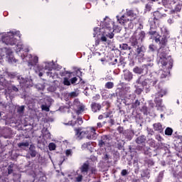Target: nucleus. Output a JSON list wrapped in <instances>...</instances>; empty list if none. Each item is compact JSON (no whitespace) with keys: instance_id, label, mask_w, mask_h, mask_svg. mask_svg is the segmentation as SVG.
Returning <instances> with one entry per match:
<instances>
[{"instance_id":"18","label":"nucleus","mask_w":182,"mask_h":182,"mask_svg":"<svg viewBox=\"0 0 182 182\" xmlns=\"http://www.w3.org/2000/svg\"><path fill=\"white\" fill-rule=\"evenodd\" d=\"M153 129L155 132H158V133H163V125L160 122L154 124Z\"/></svg>"},{"instance_id":"62","label":"nucleus","mask_w":182,"mask_h":182,"mask_svg":"<svg viewBox=\"0 0 182 182\" xmlns=\"http://www.w3.org/2000/svg\"><path fill=\"white\" fill-rule=\"evenodd\" d=\"M19 82H20V85H25V83H26V80L21 77Z\"/></svg>"},{"instance_id":"12","label":"nucleus","mask_w":182,"mask_h":182,"mask_svg":"<svg viewBox=\"0 0 182 182\" xmlns=\"http://www.w3.org/2000/svg\"><path fill=\"white\" fill-rule=\"evenodd\" d=\"M3 47H0V56H1V59L4 56H11L12 55V50L9 48L5 47V45H2Z\"/></svg>"},{"instance_id":"53","label":"nucleus","mask_w":182,"mask_h":182,"mask_svg":"<svg viewBox=\"0 0 182 182\" xmlns=\"http://www.w3.org/2000/svg\"><path fill=\"white\" fill-rule=\"evenodd\" d=\"M129 174V172H127V170L123 169L121 172V175L124 177V176H127Z\"/></svg>"},{"instance_id":"35","label":"nucleus","mask_w":182,"mask_h":182,"mask_svg":"<svg viewBox=\"0 0 182 182\" xmlns=\"http://www.w3.org/2000/svg\"><path fill=\"white\" fill-rule=\"evenodd\" d=\"M165 134L166 136H171V134H173V129L170 127H167L165 129Z\"/></svg>"},{"instance_id":"19","label":"nucleus","mask_w":182,"mask_h":182,"mask_svg":"<svg viewBox=\"0 0 182 182\" xmlns=\"http://www.w3.org/2000/svg\"><path fill=\"white\" fill-rule=\"evenodd\" d=\"M29 153L31 157H36L38 152H36V147L33 144H31L29 147Z\"/></svg>"},{"instance_id":"43","label":"nucleus","mask_w":182,"mask_h":182,"mask_svg":"<svg viewBox=\"0 0 182 182\" xmlns=\"http://www.w3.org/2000/svg\"><path fill=\"white\" fill-rule=\"evenodd\" d=\"M14 173V164H10L8 167V174Z\"/></svg>"},{"instance_id":"38","label":"nucleus","mask_w":182,"mask_h":182,"mask_svg":"<svg viewBox=\"0 0 182 182\" xmlns=\"http://www.w3.org/2000/svg\"><path fill=\"white\" fill-rule=\"evenodd\" d=\"M64 86H70V81L69 80L68 77H64L63 82Z\"/></svg>"},{"instance_id":"41","label":"nucleus","mask_w":182,"mask_h":182,"mask_svg":"<svg viewBox=\"0 0 182 182\" xmlns=\"http://www.w3.org/2000/svg\"><path fill=\"white\" fill-rule=\"evenodd\" d=\"M38 60H39V58H38V56H35L33 58V63H29V65H31V66H33V65H36V63H38Z\"/></svg>"},{"instance_id":"48","label":"nucleus","mask_w":182,"mask_h":182,"mask_svg":"<svg viewBox=\"0 0 182 182\" xmlns=\"http://www.w3.org/2000/svg\"><path fill=\"white\" fill-rule=\"evenodd\" d=\"M83 180V176L78 175L77 177H75V181L77 182H81Z\"/></svg>"},{"instance_id":"28","label":"nucleus","mask_w":182,"mask_h":182,"mask_svg":"<svg viewBox=\"0 0 182 182\" xmlns=\"http://www.w3.org/2000/svg\"><path fill=\"white\" fill-rule=\"evenodd\" d=\"M126 132H128V133L124 134L123 135L125 136L126 139H128V140H132L133 132L129 129H127Z\"/></svg>"},{"instance_id":"64","label":"nucleus","mask_w":182,"mask_h":182,"mask_svg":"<svg viewBox=\"0 0 182 182\" xmlns=\"http://www.w3.org/2000/svg\"><path fill=\"white\" fill-rule=\"evenodd\" d=\"M100 39L95 40V46H99L100 45Z\"/></svg>"},{"instance_id":"27","label":"nucleus","mask_w":182,"mask_h":182,"mask_svg":"<svg viewBox=\"0 0 182 182\" xmlns=\"http://www.w3.org/2000/svg\"><path fill=\"white\" fill-rule=\"evenodd\" d=\"M159 63H161V66H167V58H159Z\"/></svg>"},{"instance_id":"45","label":"nucleus","mask_w":182,"mask_h":182,"mask_svg":"<svg viewBox=\"0 0 182 182\" xmlns=\"http://www.w3.org/2000/svg\"><path fill=\"white\" fill-rule=\"evenodd\" d=\"M92 146V142H86L82 145V149H89V146Z\"/></svg>"},{"instance_id":"23","label":"nucleus","mask_w":182,"mask_h":182,"mask_svg":"<svg viewBox=\"0 0 182 182\" xmlns=\"http://www.w3.org/2000/svg\"><path fill=\"white\" fill-rule=\"evenodd\" d=\"M181 6L182 4L180 3L176 4L175 9L170 11V14H176L177 12H180V11H181Z\"/></svg>"},{"instance_id":"9","label":"nucleus","mask_w":182,"mask_h":182,"mask_svg":"<svg viewBox=\"0 0 182 182\" xmlns=\"http://www.w3.org/2000/svg\"><path fill=\"white\" fill-rule=\"evenodd\" d=\"M147 34L149 36V39H153L155 43H159L160 46L161 36L159 34V32H157L156 30H153V28L151 27Z\"/></svg>"},{"instance_id":"26","label":"nucleus","mask_w":182,"mask_h":182,"mask_svg":"<svg viewBox=\"0 0 182 182\" xmlns=\"http://www.w3.org/2000/svg\"><path fill=\"white\" fill-rule=\"evenodd\" d=\"M17 146L19 149H23V150H25V147H29V142H20L17 144Z\"/></svg>"},{"instance_id":"21","label":"nucleus","mask_w":182,"mask_h":182,"mask_svg":"<svg viewBox=\"0 0 182 182\" xmlns=\"http://www.w3.org/2000/svg\"><path fill=\"white\" fill-rule=\"evenodd\" d=\"M53 69V67H52V65H50V64H49V63H48L45 66V70H48V72H46V75H47V76H49V77H52L51 72H52Z\"/></svg>"},{"instance_id":"3","label":"nucleus","mask_w":182,"mask_h":182,"mask_svg":"<svg viewBox=\"0 0 182 182\" xmlns=\"http://www.w3.org/2000/svg\"><path fill=\"white\" fill-rule=\"evenodd\" d=\"M146 136L144 135H141L139 136H138L135 141L137 144H141V145H138L136 146V150H138V151H141V153H144V154H146V156H149V157H151V149L149 146H146Z\"/></svg>"},{"instance_id":"33","label":"nucleus","mask_w":182,"mask_h":182,"mask_svg":"<svg viewBox=\"0 0 182 182\" xmlns=\"http://www.w3.org/2000/svg\"><path fill=\"white\" fill-rule=\"evenodd\" d=\"M145 164H147L148 167H151V166H154V161L153 159H146Z\"/></svg>"},{"instance_id":"61","label":"nucleus","mask_w":182,"mask_h":182,"mask_svg":"<svg viewBox=\"0 0 182 182\" xmlns=\"http://www.w3.org/2000/svg\"><path fill=\"white\" fill-rule=\"evenodd\" d=\"M117 149H118L119 150H122V149H123V145L122 144V142H119V143L117 144Z\"/></svg>"},{"instance_id":"30","label":"nucleus","mask_w":182,"mask_h":182,"mask_svg":"<svg viewBox=\"0 0 182 182\" xmlns=\"http://www.w3.org/2000/svg\"><path fill=\"white\" fill-rule=\"evenodd\" d=\"M147 143L150 147H154V148L156 147V140L153 139H148Z\"/></svg>"},{"instance_id":"52","label":"nucleus","mask_w":182,"mask_h":182,"mask_svg":"<svg viewBox=\"0 0 182 182\" xmlns=\"http://www.w3.org/2000/svg\"><path fill=\"white\" fill-rule=\"evenodd\" d=\"M76 73L77 75H78V77H80V79H82V72L80 71V68H78L77 70H76Z\"/></svg>"},{"instance_id":"51","label":"nucleus","mask_w":182,"mask_h":182,"mask_svg":"<svg viewBox=\"0 0 182 182\" xmlns=\"http://www.w3.org/2000/svg\"><path fill=\"white\" fill-rule=\"evenodd\" d=\"M69 96L70 97H77V93H76V92H71Z\"/></svg>"},{"instance_id":"7","label":"nucleus","mask_w":182,"mask_h":182,"mask_svg":"<svg viewBox=\"0 0 182 182\" xmlns=\"http://www.w3.org/2000/svg\"><path fill=\"white\" fill-rule=\"evenodd\" d=\"M161 33L162 36H161L160 49H161L162 48H166L168 42L167 39L170 38V36H168L169 32L168 30H167V28H161Z\"/></svg>"},{"instance_id":"49","label":"nucleus","mask_w":182,"mask_h":182,"mask_svg":"<svg viewBox=\"0 0 182 182\" xmlns=\"http://www.w3.org/2000/svg\"><path fill=\"white\" fill-rule=\"evenodd\" d=\"M159 58H167V53H166V51H161L160 53H159Z\"/></svg>"},{"instance_id":"6","label":"nucleus","mask_w":182,"mask_h":182,"mask_svg":"<svg viewBox=\"0 0 182 182\" xmlns=\"http://www.w3.org/2000/svg\"><path fill=\"white\" fill-rule=\"evenodd\" d=\"M16 35L14 33H9L6 36H3L1 41L0 40V48H2V45H10L14 46L18 43V39L15 38Z\"/></svg>"},{"instance_id":"14","label":"nucleus","mask_w":182,"mask_h":182,"mask_svg":"<svg viewBox=\"0 0 182 182\" xmlns=\"http://www.w3.org/2000/svg\"><path fill=\"white\" fill-rule=\"evenodd\" d=\"M136 33H137V32H134V36H136V39H138V41H141V42H143V41H144V39H146V32H144V31H141L138 33V35L136 36Z\"/></svg>"},{"instance_id":"11","label":"nucleus","mask_w":182,"mask_h":182,"mask_svg":"<svg viewBox=\"0 0 182 182\" xmlns=\"http://www.w3.org/2000/svg\"><path fill=\"white\" fill-rule=\"evenodd\" d=\"M98 146L99 147H103L104 146L109 147L110 146V138H109V136L103 135L98 141Z\"/></svg>"},{"instance_id":"36","label":"nucleus","mask_w":182,"mask_h":182,"mask_svg":"<svg viewBox=\"0 0 182 182\" xmlns=\"http://www.w3.org/2000/svg\"><path fill=\"white\" fill-rule=\"evenodd\" d=\"M156 50H157V47L154 44H150L149 46V52H156Z\"/></svg>"},{"instance_id":"46","label":"nucleus","mask_w":182,"mask_h":182,"mask_svg":"<svg viewBox=\"0 0 182 182\" xmlns=\"http://www.w3.org/2000/svg\"><path fill=\"white\" fill-rule=\"evenodd\" d=\"M100 31V28H98V27L94 28V33H93L94 38H96V35H97V33H99Z\"/></svg>"},{"instance_id":"2","label":"nucleus","mask_w":182,"mask_h":182,"mask_svg":"<svg viewBox=\"0 0 182 182\" xmlns=\"http://www.w3.org/2000/svg\"><path fill=\"white\" fill-rule=\"evenodd\" d=\"M89 129L90 131H82L83 130L82 127L74 128L75 136L80 139H83V136H86L87 134V139L89 140H95L96 139V128L95 127H90Z\"/></svg>"},{"instance_id":"16","label":"nucleus","mask_w":182,"mask_h":182,"mask_svg":"<svg viewBox=\"0 0 182 182\" xmlns=\"http://www.w3.org/2000/svg\"><path fill=\"white\" fill-rule=\"evenodd\" d=\"M153 16H154V23H156V21H159V19H161L163 16H166V14H162L161 13H160V11H156L154 12Z\"/></svg>"},{"instance_id":"20","label":"nucleus","mask_w":182,"mask_h":182,"mask_svg":"<svg viewBox=\"0 0 182 182\" xmlns=\"http://www.w3.org/2000/svg\"><path fill=\"white\" fill-rule=\"evenodd\" d=\"M124 79L127 82H130L133 79V73H130V71H126L124 74Z\"/></svg>"},{"instance_id":"60","label":"nucleus","mask_w":182,"mask_h":182,"mask_svg":"<svg viewBox=\"0 0 182 182\" xmlns=\"http://www.w3.org/2000/svg\"><path fill=\"white\" fill-rule=\"evenodd\" d=\"M90 170L91 171V174H96L97 170L94 167L90 168Z\"/></svg>"},{"instance_id":"39","label":"nucleus","mask_w":182,"mask_h":182,"mask_svg":"<svg viewBox=\"0 0 182 182\" xmlns=\"http://www.w3.org/2000/svg\"><path fill=\"white\" fill-rule=\"evenodd\" d=\"M48 149H49L50 151L55 150L56 144L53 142L50 143L49 145H48Z\"/></svg>"},{"instance_id":"42","label":"nucleus","mask_w":182,"mask_h":182,"mask_svg":"<svg viewBox=\"0 0 182 182\" xmlns=\"http://www.w3.org/2000/svg\"><path fill=\"white\" fill-rule=\"evenodd\" d=\"M168 75V73L166 72V71H161V75H160V78L161 79H166V77H167Z\"/></svg>"},{"instance_id":"8","label":"nucleus","mask_w":182,"mask_h":182,"mask_svg":"<svg viewBox=\"0 0 182 182\" xmlns=\"http://www.w3.org/2000/svg\"><path fill=\"white\" fill-rule=\"evenodd\" d=\"M149 66H153V64L148 63L142 65L141 67L136 66L133 68L134 73L136 75H147L149 73Z\"/></svg>"},{"instance_id":"29","label":"nucleus","mask_w":182,"mask_h":182,"mask_svg":"<svg viewBox=\"0 0 182 182\" xmlns=\"http://www.w3.org/2000/svg\"><path fill=\"white\" fill-rule=\"evenodd\" d=\"M117 132L119 133V134H126V133H129V131L124 130V128L120 126L117 127Z\"/></svg>"},{"instance_id":"24","label":"nucleus","mask_w":182,"mask_h":182,"mask_svg":"<svg viewBox=\"0 0 182 182\" xmlns=\"http://www.w3.org/2000/svg\"><path fill=\"white\" fill-rule=\"evenodd\" d=\"M7 91L9 93H12V92H19V89L17 88L14 85H10L7 87Z\"/></svg>"},{"instance_id":"32","label":"nucleus","mask_w":182,"mask_h":182,"mask_svg":"<svg viewBox=\"0 0 182 182\" xmlns=\"http://www.w3.org/2000/svg\"><path fill=\"white\" fill-rule=\"evenodd\" d=\"M140 110L145 116L149 114V108L146 106H143Z\"/></svg>"},{"instance_id":"1","label":"nucleus","mask_w":182,"mask_h":182,"mask_svg":"<svg viewBox=\"0 0 182 182\" xmlns=\"http://www.w3.org/2000/svg\"><path fill=\"white\" fill-rule=\"evenodd\" d=\"M104 32H102V36L100 38L101 42H107V38L109 39H113L114 38V30L117 29L114 26V21L110 19L108 16L104 18L103 27Z\"/></svg>"},{"instance_id":"50","label":"nucleus","mask_w":182,"mask_h":182,"mask_svg":"<svg viewBox=\"0 0 182 182\" xmlns=\"http://www.w3.org/2000/svg\"><path fill=\"white\" fill-rule=\"evenodd\" d=\"M70 82L71 85H75V83H76V82H77V77H73V78H71L70 80Z\"/></svg>"},{"instance_id":"31","label":"nucleus","mask_w":182,"mask_h":182,"mask_svg":"<svg viewBox=\"0 0 182 182\" xmlns=\"http://www.w3.org/2000/svg\"><path fill=\"white\" fill-rule=\"evenodd\" d=\"M83 112H85V106L81 105L76 110V114L79 116V114H82Z\"/></svg>"},{"instance_id":"5","label":"nucleus","mask_w":182,"mask_h":182,"mask_svg":"<svg viewBox=\"0 0 182 182\" xmlns=\"http://www.w3.org/2000/svg\"><path fill=\"white\" fill-rule=\"evenodd\" d=\"M127 16L131 18L130 21H133L137 18V14L134 13V11L127 9L125 14L122 15L121 17L117 16V19L119 21V23H120V25L126 26V24L129 21V19L127 18Z\"/></svg>"},{"instance_id":"54","label":"nucleus","mask_w":182,"mask_h":182,"mask_svg":"<svg viewBox=\"0 0 182 182\" xmlns=\"http://www.w3.org/2000/svg\"><path fill=\"white\" fill-rule=\"evenodd\" d=\"M77 122L78 123V124H83V119H82V117H78L77 118Z\"/></svg>"},{"instance_id":"15","label":"nucleus","mask_w":182,"mask_h":182,"mask_svg":"<svg viewBox=\"0 0 182 182\" xmlns=\"http://www.w3.org/2000/svg\"><path fill=\"white\" fill-rule=\"evenodd\" d=\"M89 162L87 161L82 164V166L80 168V170L82 174H87V171L90 170Z\"/></svg>"},{"instance_id":"47","label":"nucleus","mask_w":182,"mask_h":182,"mask_svg":"<svg viewBox=\"0 0 182 182\" xmlns=\"http://www.w3.org/2000/svg\"><path fill=\"white\" fill-rule=\"evenodd\" d=\"M72 154H73V152H72V149H67L66 151H65V156L67 157H72Z\"/></svg>"},{"instance_id":"40","label":"nucleus","mask_w":182,"mask_h":182,"mask_svg":"<svg viewBox=\"0 0 182 182\" xmlns=\"http://www.w3.org/2000/svg\"><path fill=\"white\" fill-rule=\"evenodd\" d=\"M66 75H68V78H70V77H72V75H73V73H70L69 71H65V72L60 73L61 76H66Z\"/></svg>"},{"instance_id":"13","label":"nucleus","mask_w":182,"mask_h":182,"mask_svg":"<svg viewBox=\"0 0 182 182\" xmlns=\"http://www.w3.org/2000/svg\"><path fill=\"white\" fill-rule=\"evenodd\" d=\"M146 53V47L144 46H138L136 48V54L138 56L143 58Z\"/></svg>"},{"instance_id":"55","label":"nucleus","mask_w":182,"mask_h":182,"mask_svg":"<svg viewBox=\"0 0 182 182\" xmlns=\"http://www.w3.org/2000/svg\"><path fill=\"white\" fill-rule=\"evenodd\" d=\"M155 139L158 140V141H161V140H163V138L160 134L156 135Z\"/></svg>"},{"instance_id":"22","label":"nucleus","mask_w":182,"mask_h":182,"mask_svg":"<svg viewBox=\"0 0 182 182\" xmlns=\"http://www.w3.org/2000/svg\"><path fill=\"white\" fill-rule=\"evenodd\" d=\"M130 44L131 46H133V48H136L139 45V41L137 38L136 36H133L130 39Z\"/></svg>"},{"instance_id":"58","label":"nucleus","mask_w":182,"mask_h":182,"mask_svg":"<svg viewBox=\"0 0 182 182\" xmlns=\"http://www.w3.org/2000/svg\"><path fill=\"white\" fill-rule=\"evenodd\" d=\"M168 4L170 5H174L177 2L176 0H167Z\"/></svg>"},{"instance_id":"25","label":"nucleus","mask_w":182,"mask_h":182,"mask_svg":"<svg viewBox=\"0 0 182 182\" xmlns=\"http://www.w3.org/2000/svg\"><path fill=\"white\" fill-rule=\"evenodd\" d=\"M119 48L122 50H132V47L129 46L127 43L120 44Z\"/></svg>"},{"instance_id":"37","label":"nucleus","mask_w":182,"mask_h":182,"mask_svg":"<svg viewBox=\"0 0 182 182\" xmlns=\"http://www.w3.org/2000/svg\"><path fill=\"white\" fill-rule=\"evenodd\" d=\"M114 87V84L112 82H107L105 84L106 89H113Z\"/></svg>"},{"instance_id":"56","label":"nucleus","mask_w":182,"mask_h":182,"mask_svg":"<svg viewBox=\"0 0 182 182\" xmlns=\"http://www.w3.org/2000/svg\"><path fill=\"white\" fill-rule=\"evenodd\" d=\"M102 127H103V124H102V122H98L97 124V127H95V128L96 130L97 129H102Z\"/></svg>"},{"instance_id":"34","label":"nucleus","mask_w":182,"mask_h":182,"mask_svg":"<svg viewBox=\"0 0 182 182\" xmlns=\"http://www.w3.org/2000/svg\"><path fill=\"white\" fill-rule=\"evenodd\" d=\"M23 112H25V106L22 105L17 108V113L18 114H23Z\"/></svg>"},{"instance_id":"44","label":"nucleus","mask_w":182,"mask_h":182,"mask_svg":"<svg viewBox=\"0 0 182 182\" xmlns=\"http://www.w3.org/2000/svg\"><path fill=\"white\" fill-rule=\"evenodd\" d=\"M139 106H140V101H139V100H136L134 103L132 104V107L133 109H136Z\"/></svg>"},{"instance_id":"63","label":"nucleus","mask_w":182,"mask_h":182,"mask_svg":"<svg viewBox=\"0 0 182 182\" xmlns=\"http://www.w3.org/2000/svg\"><path fill=\"white\" fill-rule=\"evenodd\" d=\"M60 182H70L68 178H63L60 179Z\"/></svg>"},{"instance_id":"10","label":"nucleus","mask_w":182,"mask_h":182,"mask_svg":"<svg viewBox=\"0 0 182 182\" xmlns=\"http://www.w3.org/2000/svg\"><path fill=\"white\" fill-rule=\"evenodd\" d=\"M159 79L154 78V79H145L144 81H142L141 85L144 87L149 85V86H154L156 89H157V86H159Z\"/></svg>"},{"instance_id":"17","label":"nucleus","mask_w":182,"mask_h":182,"mask_svg":"<svg viewBox=\"0 0 182 182\" xmlns=\"http://www.w3.org/2000/svg\"><path fill=\"white\" fill-rule=\"evenodd\" d=\"M91 109L94 113L100 112V109H102V105L99 103L92 102Z\"/></svg>"},{"instance_id":"4","label":"nucleus","mask_w":182,"mask_h":182,"mask_svg":"<svg viewBox=\"0 0 182 182\" xmlns=\"http://www.w3.org/2000/svg\"><path fill=\"white\" fill-rule=\"evenodd\" d=\"M162 85L163 82H159L156 88V90H158V92L155 94V98L154 100L156 107H163V99H161V97L167 95V90L162 89Z\"/></svg>"},{"instance_id":"57","label":"nucleus","mask_w":182,"mask_h":182,"mask_svg":"<svg viewBox=\"0 0 182 182\" xmlns=\"http://www.w3.org/2000/svg\"><path fill=\"white\" fill-rule=\"evenodd\" d=\"M41 109L42 110H46V112H49V107L46 105H42Z\"/></svg>"},{"instance_id":"59","label":"nucleus","mask_w":182,"mask_h":182,"mask_svg":"<svg viewBox=\"0 0 182 182\" xmlns=\"http://www.w3.org/2000/svg\"><path fill=\"white\" fill-rule=\"evenodd\" d=\"M125 65H126V63H124V61L122 59H120L118 66H125Z\"/></svg>"}]
</instances>
